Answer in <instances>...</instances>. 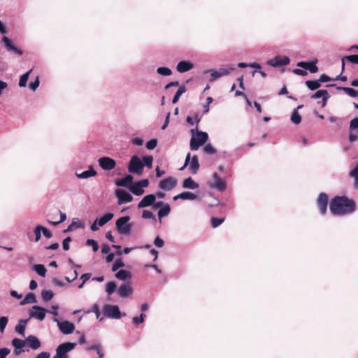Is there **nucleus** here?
<instances>
[{
	"instance_id": "22",
	"label": "nucleus",
	"mask_w": 358,
	"mask_h": 358,
	"mask_svg": "<svg viewBox=\"0 0 358 358\" xmlns=\"http://www.w3.org/2000/svg\"><path fill=\"white\" fill-rule=\"evenodd\" d=\"M317 60L315 62H299L297 64V66L301 68L305 69L306 70H308L310 73H316L318 71V68L316 66Z\"/></svg>"
},
{
	"instance_id": "27",
	"label": "nucleus",
	"mask_w": 358,
	"mask_h": 358,
	"mask_svg": "<svg viewBox=\"0 0 358 358\" xmlns=\"http://www.w3.org/2000/svg\"><path fill=\"white\" fill-rule=\"evenodd\" d=\"M29 320H21L19 321L18 324L16 325L15 328V331L21 335L22 336H25V329L27 323Z\"/></svg>"
},
{
	"instance_id": "52",
	"label": "nucleus",
	"mask_w": 358,
	"mask_h": 358,
	"mask_svg": "<svg viewBox=\"0 0 358 358\" xmlns=\"http://www.w3.org/2000/svg\"><path fill=\"white\" fill-rule=\"evenodd\" d=\"M234 67H229L228 69L221 67L219 69L218 71L220 73V76L222 77L223 76L228 75L231 71H234Z\"/></svg>"
},
{
	"instance_id": "31",
	"label": "nucleus",
	"mask_w": 358,
	"mask_h": 358,
	"mask_svg": "<svg viewBox=\"0 0 358 358\" xmlns=\"http://www.w3.org/2000/svg\"><path fill=\"white\" fill-rule=\"evenodd\" d=\"M117 289L115 282L110 281L106 284L105 290L108 296L112 295Z\"/></svg>"
},
{
	"instance_id": "4",
	"label": "nucleus",
	"mask_w": 358,
	"mask_h": 358,
	"mask_svg": "<svg viewBox=\"0 0 358 358\" xmlns=\"http://www.w3.org/2000/svg\"><path fill=\"white\" fill-rule=\"evenodd\" d=\"M130 217L129 216L122 217L116 220L115 224L117 231L124 235H128L131 230V224H129Z\"/></svg>"
},
{
	"instance_id": "46",
	"label": "nucleus",
	"mask_w": 358,
	"mask_h": 358,
	"mask_svg": "<svg viewBox=\"0 0 358 358\" xmlns=\"http://www.w3.org/2000/svg\"><path fill=\"white\" fill-rule=\"evenodd\" d=\"M203 150L206 154L208 155H213L216 152V150L210 143L206 144L203 148Z\"/></svg>"
},
{
	"instance_id": "13",
	"label": "nucleus",
	"mask_w": 358,
	"mask_h": 358,
	"mask_svg": "<svg viewBox=\"0 0 358 358\" xmlns=\"http://www.w3.org/2000/svg\"><path fill=\"white\" fill-rule=\"evenodd\" d=\"M26 340L15 338L12 340L11 343L14 347L13 354L15 356H19L25 352L23 348L26 346Z\"/></svg>"
},
{
	"instance_id": "14",
	"label": "nucleus",
	"mask_w": 358,
	"mask_h": 358,
	"mask_svg": "<svg viewBox=\"0 0 358 358\" xmlns=\"http://www.w3.org/2000/svg\"><path fill=\"white\" fill-rule=\"evenodd\" d=\"M99 165L105 171H110L116 166L114 159L108 157H102L98 159Z\"/></svg>"
},
{
	"instance_id": "29",
	"label": "nucleus",
	"mask_w": 358,
	"mask_h": 358,
	"mask_svg": "<svg viewBox=\"0 0 358 358\" xmlns=\"http://www.w3.org/2000/svg\"><path fill=\"white\" fill-rule=\"evenodd\" d=\"M115 277L121 280H130L132 277L130 271L127 270H120L115 273Z\"/></svg>"
},
{
	"instance_id": "40",
	"label": "nucleus",
	"mask_w": 358,
	"mask_h": 358,
	"mask_svg": "<svg viewBox=\"0 0 358 358\" xmlns=\"http://www.w3.org/2000/svg\"><path fill=\"white\" fill-rule=\"evenodd\" d=\"M54 296V293L50 290H43L41 292V296L44 301H50Z\"/></svg>"
},
{
	"instance_id": "25",
	"label": "nucleus",
	"mask_w": 358,
	"mask_h": 358,
	"mask_svg": "<svg viewBox=\"0 0 358 358\" xmlns=\"http://www.w3.org/2000/svg\"><path fill=\"white\" fill-rule=\"evenodd\" d=\"M322 98V106L324 107L326 105V102L327 99L329 98L328 92L325 90H320L317 91L314 94L312 95L311 98L313 99H317L319 98Z\"/></svg>"
},
{
	"instance_id": "49",
	"label": "nucleus",
	"mask_w": 358,
	"mask_h": 358,
	"mask_svg": "<svg viewBox=\"0 0 358 358\" xmlns=\"http://www.w3.org/2000/svg\"><path fill=\"white\" fill-rule=\"evenodd\" d=\"M224 222V219L222 218H217V217H212L211 218V226L213 228H216L219 227L221 224H222Z\"/></svg>"
},
{
	"instance_id": "23",
	"label": "nucleus",
	"mask_w": 358,
	"mask_h": 358,
	"mask_svg": "<svg viewBox=\"0 0 358 358\" xmlns=\"http://www.w3.org/2000/svg\"><path fill=\"white\" fill-rule=\"evenodd\" d=\"M133 176L131 175H127L125 177L117 180L115 184L119 187H125L129 189V187L133 185Z\"/></svg>"
},
{
	"instance_id": "17",
	"label": "nucleus",
	"mask_w": 358,
	"mask_h": 358,
	"mask_svg": "<svg viewBox=\"0 0 358 358\" xmlns=\"http://www.w3.org/2000/svg\"><path fill=\"white\" fill-rule=\"evenodd\" d=\"M328 196L325 193H320L317 198V206L320 213L324 215L327 210Z\"/></svg>"
},
{
	"instance_id": "58",
	"label": "nucleus",
	"mask_w": 358,
	"mask_h": 358,
	"mask_svg": "<svg viewBox=\"0 0 358 358\" xmlns=\"http://www.w3.org/2000/svg\"><path fill=\"white\" fill-rule=\"evenodd\" d=\"M10 352V350L7 348H0V358H6Z\"/></svg>"
},
{
	"instance_id": "51",
	"label": "nucleus",
	"mask_w": 358,
	"mask_h": 358,
	"mask_svg": "<svg viewBox=\"0 0 358 358\" xmlns=\"http://www.w3.org/2000/svg\"><path fill=\"white\" fill-rule=\"evenodd\" d=\"M124 266V264L123 263V262L121 259H117L115 261V262L113 264L112 271H115L118 268L123 267Z\"/></svg>"
},
{
	"instance_id": "30",
	"label": "nucleus",
	"mask_w": 358,
	"mask_h": 358,
	"mask_svg": "<svg viewBox=\"0 0 358 358\" xmlns=\"http://www.w3.org/2000/svg\"><path fill=\"white\" fill-rule=\"evenodd\" d=\"M171 212V207L169 203H166L158 211V217L161 221V219L166 217L169 215Z\"/></svg>"
},
{
	"instance_id": "43",
	"label": "nucleus",
	"mask_w": 358,
	"mask_h": 358,
	"mask_svg": "<svg viewBox=\"0 0 358 358\" xmlns=\"http://www.w3.org/2000/svg\"><path fill=\"white\" fill-rule=\"evenodd\" d=\"M341 90H342L343 92H345L348 95H349L351 97H357L358 96V91L350 88V87H341Z\"/></svg>"
},
{
	"instance_id": "45",
	"label": "nucleus",
	"mask_w": 358,
	"mask_h": 358,
	"mask_svg": "<svg viewBox=\"0 0 358 358\" xmlns=\"http://www.w3.org/2000/svg\"><path fill=\"white\" fill-rule=\"evenodd\" d=\"M87 246L92 247L94 252H96L99 250V244L94 239H87L86 241Z\"/></svg>"
},
{
	"instance_id": "56",
	"label": "nucleus",
	"mask_w": 358,
	"mask_h": 358,
	"mask_svg": "<svg viewBox=\"0 0 358 358\" xmlns=\"http://www.w3.org/2000/svg\"><path fill=\"white\" fill-rule=\"evenodd\" d=\"M157 145V141L156 139H151L146 143V148L148 150H153Z\"/></svg>"
},
{
	"instance_id": "33",
	"label": "nucleus",
	"mask_w": 358,
	"mask_h": 358,
	"mask_svg": "<svg viewBox=\"0 0 358 358\" xmlns=\"http://www.w3.org/2000/svg\"><path fill=\"white\" fill-rule=\"evenodd\" d=\"M33 270L40 276L45 277L47 270L43 264H35L32 267Z\"/></svg>"
},
{
	"instance_id": "54",
	"label": "nucleus",
	"mask_w": 358,
	"mask_h": 358,
	"mask_svg": "<svg viewBox=\"0 0 358 358\" xmlns=\"http://www.w3.org/2000/svg\"><path fill=\"white\" fill-rule=\"evenodd\" d=\"M345 58H346V60L352 64H358V55L345 56Z\"/></svg>"
},
{
	"instance_id": "20",
	"label": "nucleus",
	"mask_w": 358,
	"mask_h": 358,
	"mask_svg": "<svg viewBox=\"0 0 358 358\" xmlns=\"http://www.w3.org/2000/svg\"><path fill=\"white\" fill-rule=\"evenodd\" d=\"M26 345H27L31 350H36L41 348V343L39 339L35 336H29L25 338Z\"/></svg>"
},
{
	"instance_id": "47",
	"label": "nucleus",
	"mask_w": 358,
	"mask_h": 358,
	"mask_svg": "<svg viewBox=\"0 0 358 358\" xmlns=\"http://www.w3.org/2000/svg\"><path fill=\"white\" fill-rule=\"evenodd\" d=\"M8 322V318L6 316H2L0 317V331L3 333L6 325Z\"/></svg>"
},
{
	"instance_id": "26",
	"label": "nucleus",
	"mask_w": 358,
	"mask_h": 358,
	"mask_svg": "<svg viewBox=\"0 0 358 358\" xmlns=\"http://www.w3.org/2000/svg\"><path fill=\"white\" fill-rule=\"evenodd\" d=\"M96 175V171L94 170L92 166H90L88 170L85 171L80 173H78L77 172L76 173V176L78 178H82V179H87L90 177L95 176Z\"/></svg>"
},
{
	"instance_id": "64",
	"label": "nucleus",
	"mask_w": 358,
	"mask_h": 358,
	"mask_svg": "<svg viewBox=\"0 0 358 358\" xmlns=\"http://www.w3.org/2000/svg\"><path fill=\"white\" fill-rule=\"evenodd\" d=\"M50 353L48 352H41L37 355L36 358H50Z\"/></svg>"
},
{
	"instance_id": "48",
	"label": "nucleus",
	"mask_w": 358,
	"mask_h": 358,
	"mask_svg": "<svg viewBox=\"0 0 358 358\" xmlns=\"http://www.w3.org/2000/svg\"><path fill=\"white\" fill-rule=\"evenodd\" d=\"M143 163L148 168L151 169L152 166L153 157L150 155L144 156L143 157Z\"/></svg>"
},
{
	"instance_id": "7",
	"label": "nucleus",
	"mask_w": 358,
	"mask_h": 358,
	"mask_svg": "<svg viewBox=\"0 0 358 358\" xmlns=\"http://www.w3.org/2000/svg\"><path fill=\"white\" fill-rule=\"evenodd\" d=\"M144 165L141 159L136 155L131 158L128 170L130 173L141 175L143 173Z\"/></svg>"
},
{
	"instance_id": "16",
	"label": "nucleus",
	"mask_w": 358,
	"mask_h": 358,
	"mask_svg": "<svg viewBox=\"0 0 358 358\" xmlns=\"http://www.w3.org/2000/svg\"><path fill=\"white\" fill-rule=\"evenodd\" d=\"M117 293L120 298H127L133 293V288L129 282L122 284L117 289Z\"/></svg>"
},
{
	"instance_id": "2",
	"label": "nucleus",
	"mask_w": 358,
	"mask_h": 358,
	"mask_svg": "<svg viewBox=\"0 0 358 358\" xmlns=\"http://www.w3.org/2000/svg\"><path fill=\"white\" fill-rule=\"evenodd\" d=\"M191 132L193 134L190 139V149L192 150H197L199 148L204 145L208 140V135L206 132L196 131L192 129Z\"/></svg>"
},
{
	"instance_id": "55",
	"label": "nucleus",
	"mask_w": 358,
	"mask_h": 358,
	"mask_svg": "<svg viewBox=\"0 0 358 358\" xmlns=\"http://www.w3.org/2000/svg\"><path fill=\"white\" fill-rule=\"evenodd\" d=\"M142 217L143 219H155L154 214L148 210H144L142 213Z\"/></svg>"
},
{
	"instance_id": "32",
	"label": "nucleus",
	"mask_w": 358,
	"mask_h": 358,
	"mask_svg": "<svg viewBox=\"0 0 358 358\" xmlns=\"http://www.w3.org/2000/svg\"><path fill=\"white\" fill-rule=\"evenodd\" d=\"M129 190L136 196H141L144 194V189L141 188L137 182L134 183L129 187Z\"/></svg>"
},
{
	"instance_id": "53",
	"label": "nucleus",
	"mask_w": 358,
	"mask_h": 358,
	"mask_svg": "<svg viewBox=\"0 0 358 358\" xmlns=\"http://www.w3.org/2000/svg\"><path fill=\"white\" fill-rule=\"evenodd\" d=\"M41 225H37L35 228V230H34V234H35V241L36 242H38L41 238Z\"/></svg>"
},
{
	"instance_id": "62",
	"label": "nucleus",
	"mask_w": 358,
	"mask_h": 358,
	"mask_svg": "<svg viewBox=\"0 0 358 358\" xmlns=\"http://www.w3.org/2000/svg\"><path fill=\"white\" fill-rule=\"evenodd\" d=\"M350 177L358 179V162L356 166L350 172Z\"/></svg>"
},
{
	"instance_id": "50",
	"label": "nucleus",
	"mask_w": 358,
	"mask_h": 358,
	"mask_svg": "<svg viewBox=\"0 0 358 358\" xmlns=\"http://www.w3.org/2000/svg\"><path fill=\"white\" fill-rule=\"evenodd\" d=\"M71 224L74 226L76 229L85 227L84 223L78 218L73 219Z\"/></svg>"
},
{
	"instance_id": "44",
	"label": "nucleus",
	"mask_w": 358,
	"mask_h": 358,
	"mask_svg": "<svg viewBox=\"0 0 358 358\" xmlns=\"http://www.w3.org/2000/svg\"><path fill=\"white\" fill-rule=\"evenodd\" d=\"M145 315L144 313H141L139 316L134 317L132 318V322L134 325L138 326L140 324H142L145 320Z\"/></svg>"
},
{
	"instance_id": "34",
	"label": "nucleus",
	"mask_w": 358,
	"mask_h": 358,
	"mask_svg": "<svg viewBox=\"0 0 358 358\" xmlns=\"http://www.w3.org/2000/svg\"><path fill=\"white\" fill-rule=\"evenodd\" d=\"M185 92H186V87H185L184 85H180V86L178 87V90H177V92H176V94L174 95V96H173V99H172V103H176L178 101V100H179V99H180V96H182V95Z\"/></svg>"
},
{
	"instance_id": "59",
	"label": "nucleus",
	"mask_w": 358,
	"mask_h": 358,
	"mask_svg": "<svg viewBox=\"0 0 358 358\" xmlns=\"http://www.w3.org/2000/svg\"><path fill=\"white\" fill-rule=\"evenodd\" d=\"M355 129H358V117L353 118L350 123V129L353 130Z\"/></svg>"
},
{
	"instance_id": "9",
	"label": "nucleus",
	"mask_w": 358,
	"mask_h": 358,
	"mask_svg": "<svg viewBox=\"0 0 358 358\" xmlns=\"http://www.w3.org/2000/svg\"><path fill=\"white\" fill-rule=\"evenodd\" d=\"M53 321L57 322L59 331L65 335L71 334L75 330V325L67 320L60 321L55 317Z\"/></svg>"
},
{
	"instance_id": "21",
	"label": "nucleus",
	"mask_w": 358,
	"mask_h": 358,
	"mask_svg": "<svg viewBox=\"0 0 358 358\" xmlns=\"http://www.w3.org/2000/svg\"><path fill=\"white\" fill-rule=\"evenodd\" d=\"M194 67V64L190 61H180L176 66V70L179 73H185Z\"/></svg>"
},
{
	"instance_id": "6",
	"label": "nucleus",
	"mask_w": 358,
	"mask_h": 358,
	"mask_svg": "<svg viewBox=\"0 0 358 358\" xmlns=\"http://www.w3.org/2000/svg\"><path fill=\"white\" fill-rule=\"evenodd\" d=\"M187 166H189V169L192 173H196L199 169V163L197 156L194 155L192 157H191L190 153H188L186 155L185 164L180 169V170H183Z\"/></svg>"
},
{
	"instance_id": "39",
	"label": "nucleus",
	"mask_w": 358,
	"mask_h": 358,
	"mask_svg": "<svg viewBox=\"0 0 358 358\" xmlns=\"http://www.w3.org/2000/svg\"><path fill=\"white\" fill-rule=\"evenodd\" d=\"M307 87L311 90H315L320 87V83L319 80H307L306 82Z\"/></svg>"
},
{
	"instance_id": "18",
	"label": "nucleus",
	"mask_w": 358,
	"mask_h": 358,
	"mask_svg": "<svg viewBox=\"0 0 358 358\" xmlns=\"http://www.w3.org/2000/svg\"><path fill=\"white\" fill-rule=\"evenodd\" d=\"M156 201V196L153 194L145 195L138 203V208H143L152 206Z\"/></svg>"
},
{
	"instance_id": "5",
	"label": "nucleus",
	"mask_w": 358,
	"mask_h": 358,
	"mask_svg": "<svg viewBox=\"0 0 358 358\" xmlns=\"http://www.w3.org/2000/svg\"><path fill=\"white\" fill-rule=\"evenodd\" d=\"M104 314L109 318L120 319L122 316H125L126 313H122L117 305L106 304L103 307Z\"/></svg>"
},
{
	"instance_id": "24",
	"label": "nucleus",
	"mask_w": 358,
	"mask_h": 358,
	"mask_svg": "<svg viewBox=\"0 0 358 358\" xmlns=\"http://www.w3.org/2000/svg\"><path fill=\"white\" fill-rule=\"evenodd\" d=\"M197 195L190 192H183L178 195H176L173 197V200L176 201L178 199H183V200H195L197 199Z\"/></svg>"
},
{
	"instance_id": "42",
	"label": "nucleus",
	"mask_w": 358,
	"mask_h": 358,
	"mask_svg": "<svg viewBox=\"0 0 358 358\" xmlns=\"http://www.w3.org/2000/svg\"><path fill=\"white\" fill-rule=\"evenodd\" d=\"M90 350H94L97 353L99 358H103L104 354L101 350V345L99 344L93 345L89 347Z\"/></svg>"
},
{
	"instance_id": "38",
	"label": "nucleus",
	"mask_w": 358,
	"mask_h": 358,
	"mask_svg": "<svg viewBox=\"0 0 358 358\" xmlns=\"http://www.w3.org/2000/svg\"><path fill=\"white\" fill-rule=\"evenodd\" d=\"M157 73L162 76H169L172 74V71L168 67H158L157 69Z\"/></svg>"
},
{
	"instance_id": "1",
	"label": "nucleus",
	"mask_w": 358,
	"mask_h": 358,
	"mask_svg": "<svg viewBox=\"0 0 358 358\" xmlns=\"http://www.w3.org/2000/svg\"><path fill=\"white\" fill-rule=\"evenodd\" d=\"M355 210V202L345 196H336L330 203V211L334 215H346L353 213Z\"/></svg>"
},
{
	"instance_id": "57",
	"label": "nucleus",
	"mask_w": 358,
	"mask_h": 358,
	"mask_svg": "<svg viewBox=\"0 0 358 358\" xmlns=\"http://www.w3.org/2000/svg\"><path fill=\"white\" fill-rule=\"evenodd\" d=\"M40 82L38 78L36 79L35 81L31 82L29 85V87L32 91H35L39 86Z\"/></svg>"
},
{
	"instance_id": "35",
	"label": "nucleus",
	"mask_w": 358,
	"mask_h": 358,
	"mask_svg": "<svg viewBox=\"0 0 358 358\" xmlns=\"http://www.w3.org/2000/svg\"><path fill=\"white\" fill-rule=\"evenodd\" d=\"M36 302V298L34 293L27 294L24 299L20 302L21 305H25L27 303H34Z\"/></svg>"
},
{
	"instance_id": "10",
	"label": "nucleus",
	"mask_w": 358,
	"mask_h": 358,
	"mask_svg": "<svg viewBox=\"0 0 358 358\" xmlns=\"http://www.w3.org/2000/svg\"><path fill=\"white\" fill-rule=\"evenodd\" d=\"M115 194L118 199L119 205L129 203L133 200V196L126 190L122 189H116Z\"/></svg>"
},
{
	"instance_id": "11",
	"label": "nucleus",
	"mask_w": 358,
	"mask_h": 358,
	"mask_svg": "<svg viewBox=\"0 0 358 358\" xmlns=\"http://www.w3.org/2000/svg\"><path fill=\"white\" fill-rule=\"evenodd\" d=\"M213 182L210 184L211 188H215L220 192H223L227 188V184L224 179L220 178L217 173L213 174Z\"/></svg>"
},
{
	"instance_id": "37",
	"label": "nucleus",
	"mask_w": 358,
	"mask_h": 358,
	"mask_svg": "<svg viewBox=\"0 0 358 358\" xmlns=\"http://www.w3.org/2000/svg\"><path fill=\"white\" fill-rule=\"evenodd\" d=\"M32 70L29 71L28 72L22 74L19 80V86L21 87H24L27 86V83L29 79V74L31 73Z\"/></svg>"
},
{
	"instance_id": "41",
	"label": "nucleus",
	"mask_w": 358,
	"mask_h": 358,
	"mask_svg": "<svg viewBox=\"0 0 358 358\" xmlns=\"http://www.w3.org/2000/svg\"><path fill=\"white\" fill-rule=\"evenodd\" d=\"M291 121L295 124H298L301 122V115L299 114L297 109H294V110L293 111L291 115Z\"/></svg>"
},
{
	"instance_id": "60",
	"label": "nucleus",
	"mask_w": 358,
	"mask_h": 358,
	"mask_svg": "<svg viewBox=\"0 0 358 358\" xmlns=\"http://www.w3.org/2000/svg\"><path fill=\"white\" fill-rule=\"evenodd\" d=\"M154 244L157 248H162L164 245V241L159 236L155 238Z\"/></svg>"
},
{
	"instance_id": "61",
	"label": "nucleus",
	"mask_w": 358,
	"mask_h": 358,
	"mask_svg": "<svg viewBox=\"0 0 358 358\" xmlns=\"http://www.w3.org/2000/svg\"><path fill=\"white\" fill-rule=\"evenodd\" d=\"M71 241V237L68 236L66 237L62 243L63 249L64 250H68L69 249V243Z\"/></svg>"
},
{
	"instance_id": "3",
	"label": "nucleus",
	"mask_w": 358,
	"mask_h": 358,
	"mask_svg": "<svg viewBox=\"0 0 358 358\" xmlns=\"http://www.w3.org/2000/svg\"><path fill=\"white\" fill-rule=\"evenodd\" d=\"M76 343H63L60 344L56 349V354L53 358H69L68 352L74 349Z\"/></svg>"
},
{
	"instance_id": "36",
	"label": "nucleus",
	"mask_w": 358,
	"mask_h": 358,
	"mask_svg": "<svg viewBox=\"0 0 358 358\" xmlns=\"http://www.w3.org/2000/svg\"><path fill=\"white\" fill-rule=\"evenodd\" d=\"M113 214L110 213H108L105 214L103 216L98 219L99 225L103 227L110 220H111L113 217Z\"/></svg>"
},
{
	"instance_id": "8",
	"label": "nucleus",
	"mask_w": 358,
	"mask_h": 358,
	"mask_svg": "<svg viewBox=\"0 0 358 358\" xmlns=\"http://www.w3.org/2000/svg\"><path fill=\"white\" fill-rule=\"evenodd\" d=\"M48 312L49 311L44 308L34 306L29 311V318H34L41 322L45 319L46 313Z\"/></svg>"
},
{
	"instance_id": "12",
	"label": "nucleus",
	"mask_w": 358,
	"mask_h": 358,
	"mask_svg": "<svg viewBox=\"0 0 358 358\" xmlns=\"http://www.w3.org/2000/svg\"><path fill=\"white\" fill-rule=\"evenodd\" d=\"M290 59L287 56L277 55L274 58L268 60L267 64L273 67H280L288 65Z\"/></svg>"
},
{
	"instance_id": "15",
	"label": "nucleus",
	"mask_w": 358,
	"mask_h": 358,
	"mask_svg": "<svg viewBox=\"0 0 358 358\" xmlns=\"http://www.w3.org/2000/svg\"><path fill=\"white\" fill-rule=\"evenodd\" d=\"M177 185V180L174 177H168L162 180L159 183V187L163 190H171Z\"/></svg>"
},
{
	"instance_id": "19",
	"label": "nucleus",
	"mask_w": 358,
	"mask_h": 358,
	"mask_svg": "<svg viewBox=\"0 0 358 358\" xmlns=\"http://www.w3.org/2000/svg\"><path fill=\"white\" fill-rule=\"evenodd\" d=\"M2 42L4 45V47L6 48L7 50L8 51H12L19 55H22L23 54V52L18 49L13 43V42L11 41V40L4 36L3 38H2Z\"/></svg>"
},
{
	"instance_id": "63",
	"label": "nucleus",
	"mask_w": 358,
	"mask_h": 358,
	"mask_svg": "<svg viewBox=\"0 0 358 358\" xmlns=\"http://www.w3.org/2000/svg\"><path fill=\"white\" fill-rule=\"evenodd\" d=\"M41 230L43 234L44 235V236L46 237L47 238H50L52 237V234L51 231H49L45 227H43L41 226Z\"/></svg>"
},
{
	"instance_id": "28",
	"label": "nucleus",
	"mask_w": 358,
	"mask_h": 358,
	"mask_svg": "<svg viewBox=\"0 0 358 358\" xmlns=\"http://www.w3.org/2000/svg\"><path fill=\"white\" fill-rule=\"evenodd\" d=\"M182 187L186 189H194L199 187V184L196 182L192 178L189 177L184 180Z\"/></svg>"
}]
</instances>
